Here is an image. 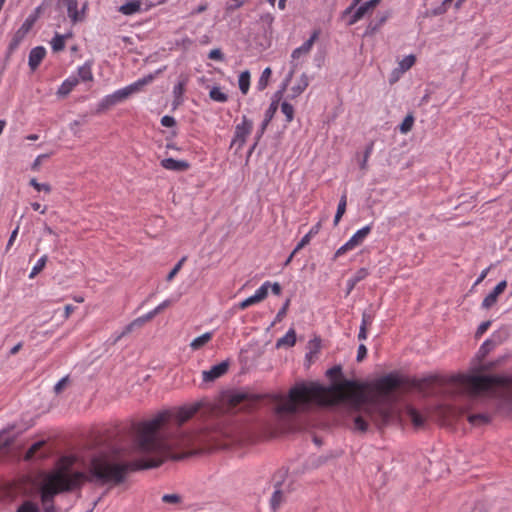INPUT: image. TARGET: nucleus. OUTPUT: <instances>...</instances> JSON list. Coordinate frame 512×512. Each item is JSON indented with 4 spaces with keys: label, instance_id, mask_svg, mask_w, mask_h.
<instances>
[{
    "label": "nucleus",
    "instance_id": "f257e3e1",
    "mask_svg": "<svg viewBox=\"0 0 512 512\" xmlns=\"http://www.w3.org/2000/svg\"><path fill=\"white\" fill-rule=\"evenodd\" d=\"M198 410L199 404H194L182 407L175 413L164 410L149 420L133 422L134 447L139 453L151 455L148 458L128 461L126 451L115 446L109 453L101 452L93 456L88 471L84 472L74 468L77 461L75 456L60 457L39 489L43 510L56 508V495L80 490L85 482L119 485L129 472L159 467L168 458H184L186 454L172 453L176 448H191L190 454L217 448L220 445L217 431L204 428L186 432L181 429Z\"/></svg>",
    "mask_w": 512,
    "mask_h": 512
},
{
    "label": "nucleus",
    "instance_id": "f03ea898",
    "mask_svg": "<svg viewBox=\"0 0 512 512\" xmlns=\"http://www.w3.org/2000/svg\"><path fill=\"white\" fill-rule=\"evenodd\" d=\"M326 375L331 379L329 386L315 382L296 384L290 389L287 399L280 397L276 413L293 415L309 409L312 404L327 407L345 403L353 405V394L347 390L358 387V383L343 377L341 365L328 369Z\"/></svg>",
    "mask_w": 512,
    "mask_h": 512
},
{
    "label": "nucleus",
    "instance_id": "7ed1b4c3",
    "mask_svg": "<svg viewBox=\"0 0 512 512\" xmlns=\"http://www.w3.org/2000/svg\"><path fill=\"white\" fill-rule=\"evenodd\" d=\"M451 384L459 390L463 404L442 405L439 414L445 421H455L480 401L482 393L492 392L500 396L498 409L512 413V377L498 375H457L452 377Z\"/></svg>",
    "mask_w": 512,
    "mask_h": 512
},
{
    "label": "nucleus",
    "instance_id": "20e7f679",
    "mask_svg": "<svg viewBox=\"0 0 512 512\" xmlns=\"http://www.w3.org/2000/svg\"><path fill=\"white\" fill-rule=\"evenodd\" d=\"M401 384L402 381L397 375H385L374 383L373 395L353 393V407L362 410L378 429H383L398 417L394 392Z\"/></svg>",
    "mask_w": 512,
    "mask_h": 512
},
{
    "label": "nucleus",
    "instance_id": "39448f33",
    "mask_svg": "<svg viewBox=\"0 0 512 512\" xmlns=\"http://www.w3.org/2000/svg\"><path fill=\"white\" fill-rule=\"evenodd\" d=\"M253 128V123L246 116L242 117V123L237 124L235 127L234 137L232 139L230 148H235L237 153L245 144L246 137L250 135Z\"/></svg>",
    "mask_w": 512,
    "mask_h": 512
},
{
    "label": "nucleus",
    "instance_id": "423d86ee",
    "mask_svg": "<svg viewBox=\"0 0 512 512\" xmlns=\"http://www.w3.org/2000/svg\"><path fill=\"white\" fill-rule=\"evenodd\" d=\"M35 20L36 18L34 16H29L21 25V27L15 32L8 46V56L18 48L19 44L33 27Z\"/></svg>",
    "mask_w": 512,
    "mask_h": 512
},
{
    "label": "nucleus",
    "instance_id": "0eeeda50",
    "mask_svg": "<svg viewBox=\"0 0 512 512\" xmlns=\"http://www.w3.org/2000/svg\"><path fill=\"white\" fill-rule=\"evenodd\" d=\"M154 79L153 74H149L138 81L134 82L133 84L128 85L125 88H122L120 90H117L115 92V97L119 99L120 102L127 99L130 95L133 93H136L142 89L143 86L149 84Z\"/></svg>",
    "mask_w": 512,
    "mask_h": 512
},
{
    "label": "nucleus",
    "instance_id": "6e6552de",
    "mask_svg": "<svg viewBox=\"0 0 512 512\" xmlns=\"http://www.w3.org/2000/svg\"><path fill=\"white\" fill-rule=\"evenodd\" d=\"M67 13L73 24L83 22L86 17L87 2H84L81 9H78L77 0H66Z\"/></svg>",
    "mask_w": 512,
    "mask_h": 512
},
{
    "label": "nucleus",
    "instance_id": "1a4fd4ad",
    "mask_svg": "<svg viewBox=\"0 0 512 512\" xmlns=\"http://www.w3.org/2000/svg\"><path fill=\"white\" fill-rule=\"evenodd\" d=\"M228 368H229L228 361H223L217 365H214L210 370L203 371V373H202L203 381L204 382L215 381L216 379H218L221 376H223L224 374H226V372L228 371Z\"/></svg>",
    "mask_w": 512,
    "mask_h": 512
},
{
    "label": "nucleus",
    "instance_id": "9d476101",
    "mask_svg": "<svg viewBox=\"0 0 512 512\" xmlns=\"http://www.w3.org/2000/svg\"><path fill=\"white\" fill-rule=\"evenodd\" d=\"M319 35H320V30L319 29H315L311 36L309 37L308 40H306L303 45H301L300 47L296 48L293 52H292V58L293 59H298L301 55H304V54H308L310 52V50L312 49V46L313 44L315 43V41L319 38Z\"/></svg>",
    "mask_w": 512,
    "mask_h": 512
},
{
    "label": "nucleus",
    "instance_id": "9b49d317",
    "mask_svg": "<svg viewBox=\"0 0 512 512\" xmlns=\"http://www.w3.org/2000/svg\"><path fill=\"white\" fill-rule=\"evenodd\" d=\"M46 55V50L43 46L34 47L29 53V67L35 71Z\"/></svg>",
    "mask_w": 512,
    "mask_h": 512
},
{
    "label": "nucleus",
    "instance_id": "f8f14e48",
    "mask_svg": "<svg viewBox=\"0 0 512 512\" xmlns=\"http://www.w3.org/2000/svg\"><path fill=\"white\" fill-rule=\"evenodd\" d=\"M161 166L167 170L172 171H186L189 169L190 164L184 160H176L173 158H165L161 161Z\"/></svg>",
    "mask_w": 512,
    "mask_h": 512
},
{
    "label": "nucleus",
    "instance_id": "ddd939ff",
    "mask_svg": "<svg viewBox=\"0 0 512 512\" xmlns=\"http://www.w3.org/2000/svg\"><path fill=\"white\" fill-rule=\"evenodd\" d=\"M406 414L416 429L424 427L426 418L417 409L409 406L407 407Z\"/></svg>",
    "mask_w": 512,
    "mask_h": 512
},
{
    "label": "nucleus",
    "instance_id": "4468645a",
    "mask_svg": "<svg viewBox=\"0 0 512 512\" xmlns=\"http://www.w3.org/2000/svg\"><path fill=\"white\" fill-rule=\"evenodd\" d=\"M467 419L470 424L474 426H481L488 424L491 421V415L489 413L480 412L468 415Z\"/></svg>",
    "mask_w": 512,
    "mask_h": 512
},
{
    "label": "nucleus",
    "instance_id": "2eb2a0df",
    "mask_svg": "<svg viewBox=\"0 0 512 512\" xmlns=\"http://www.w3.org/2000/svg\"><path fill=\"white\" fill-rule=\"evenodd\" d=\"M435 379V377H428L423 379L414 378L411 380L410 384L413 388L417 389L418 391L426 393L428 388L435 381Z\"/></svg>",
    "mask_w": 512,
    "mask_h": 512
},
{
    "label": "nucleus",
    "instance_id": "dca6fc26",
    "mask_svg": "<svg viewBox=\"0 0 512 512\" xmlns=\"http://www.w3.org/2000/svg\"><path fill=\"white\" fill-rule=\"evenodd\" d=\"M497 344H498V342L493 339L486 340L481 345V347L476 355V358L479 360V362H481L486 357V355L497 346Z\"/></svg>",
    "mask_w": 512,
    "mask_h": 512
},
{
    "label": "nucleus",
    "instance_id": "f3484780",
    "mask_svg": "<svg viewBox=\"0 0 512 512\" xmlns=\"http://www.w3.org/2000/svg\"><path fill=\"white\" fill-rule=\"evenodd\" d=\"M368 275V271L365 268L359 269L356 274L350 278L347 282V295L351 293V291L354 289L355 285L366 278Z\"/></svg>",
    "mask_w": 512,
    "mask_h": 512
},
{
    "label": "nucleus",
    "instance_id": "a211bd4d",
    "mask_svg": "<svg viewBox=\"0 0 512 512\" xmlns=\"http://www.w3.org/2000/svg\"><path fill=\"white\" fill-rule=\"evenodd\" d=\"M141 2L139 0H133L128 3H125L119 7V12L124 15H132L138 11H140Z\"/></svg>",
    "mask_w": 512,
    "mask_h": 512
},
{
    "label": "nucleus",
    "instance_id": "6ab92c4d",
    "mask_svg": "<svg viewBox=\"0 0 512 512\" xmlns=\"http://www.w3.org/2000/svg\"><path fill=\"white\" fill-rule=\"evenodd\" d=\"M296 343V333L294 331V329H290L285 336L279 338L276 342V346L279 348V347H282V346H287V347H292L294 346Z\"/></svg>",
    "mask_w": 512,
    "mask_h": 512
},
{
    "label": "nucleus",
    "instance_id": "aec40b11",
    "mask_svg": "<svg viewBox=\"0 0 512 512\" xmlns=\"http://www.w3.org/2000/svg\"><path fill=\"white\" fill-rule=\"evenodd\" d=\"M370 226H365L363 228H361L360 230H358L349 240L350 244L353 246V247H356L358 245H360L363 240L366 238V236L370 233Z\"/></svg>",
    "mask_w": 512,
    "mask_h": 512
},
{
    "label": "nucleus",
    "instance_id": "412c9836",
    "mask_svg": "<svg viewBox=\"0 0 512 512\" xmlns=\"http://www.w3.org/2000/svg\"><path fill=\"white\" fill-rule=\"evenodd\" d=\"M278 109V104L276 101H272V103L270 104L269 108L266 110V113H265V118L261 124V133H264L269 122L272 120V118L274 117V114L276 113Z\"/></svg>",
    "mask_w": 512,
    "mask_h": 512
},
{
    "label": "nucleus",
    "instance_id": "4be33fe9",
    "mask_svg": "<svg viewBox=\"0 0 512 512\" xmlns=\"http://www.w3.org/2000/svg\"><path fill=\"white\" fill-rule=\"evenodd\" d=\"M78 84L77 78H70L65 80L61 86L59 87L57 94L59 96H66L68 95L72 89Z\"/></svg>",
    "mask_w": 512,
    "mask_h": 512
},
{
    "label": "nucleus",
    "instance_id": "5701e85b",
    "mask_svg": "<svg viewBox=\"0 0 512 512\" xmlns=\"http://www.w3.org/2000/svg\"><path fill=\"white\" fill-rule=\"evenodd\" d=\"M211 339H212V333L211 332H206V333L202 334L201 336L195 338L190 343V347L193 350H199L203 346H205Z\"/></svg>",
    "mask_w": 512,
    "mask_h": 512
},
{
    "label": "nucleus",
    "instance_id": "b1692460",
    "mask_svg": "<svg viewBox=\"0 0 512 512\" xmlns=\"http://www.w3.org/2000/svg\"><path fill=\"white\" fill-rule=\"evenodd\" d=\"M308 85H309L308 77L306 76V74H302L298 84L291 88V91H292L291 97L295 98V97L299 96L308 87Z\"/></svg>",
    "mask_w": 512,
    "mask_h": 512
},
{
    "label": "nucleus",
    "instance_id": "393cba45",
    "mask_svg": "<svg viewBox=\"0 0 512 512\" xmlns=\"http://www.w3.org/2000/svg\"><path fill=\"white\" fill-rule=\"evenodd\" d=\"M280 483L276 484V489L271 497L270 504L273 511H276L281 503L283 502V493L281 489L279 488Z\"/></svg>",
    "mask_w": 512,
    "mask_h": 512
},
{
    "label": "nucleus",
    "instance_id": "a878e982",
    "mask_svg": "<svg viewBox=\"0 0 512 512\" xmlns=\"http://www.w3.org/2000/svg\"><path fill=\"white\" fill-rule=\"evenodd\" d=\"M69 36H71V34L60 35V34L56 33L55 37L51 41L53 51L59 52V51L64 50L65 39Z\"/></svg>",
    "mask_w": 512,
    "mask_h": 512
},
{
    "label": "nucleus",
    "instance_id": "bb28decb",
    "mask_svg": "<svg viewBox=\"0 0 512 512\" xmlns=\"http://www.w3.org/2000/svg\"><path fill=\"white\" fill-rule=\"evenodd\" d=\"M346 206H347V196L344 193L340 198V201H339L338 207H337V211H336V214L334 217V225L335 226L339 223L341 217L344 215V213L346 211Z\"/></svg>",
    "mask_w": 512,
    "mask_h": 512
},
{
    "label": "nucleus",
    "instance_id": "cd10ccee",
    "mask_svg": "<svg viewBox=\"0 0 512 512\" xmlns=\"http://www.w3.org/2000/svg\"><path fill=\"white\" fill-rule=\"evenodd\" d=\"M239 89L243 94H247L250 87V73L249 71H243L239 76Z\"/></svg>",
    "mask_w": 512,
    "mask_h": 512
},
{
    "label": "nucleus",
    "instance_id": "c85d7f7f",
    "mask_svg": "<svg viewBox=\"0 0 512 512\" xmlns=\"http://www.w3.org/2000/svg\"><path fill=\"white\" fill-rule=\"evenodd\" d=\"M45 445V441H37L27 450L25 453L24 459L26 461H31L34 459L36 453Z\"/></svg>",
    "mask_w": 512,
    "mask_h": 512
},
{
    "label": "nucleus",
    "instance_id": "c756f323",
    "mask_svg": "<svg viewBox=\"0 0 512 512\" xmlns=\"http://www.w3.org/2000/svg\"><path fill=\"white\" fill-rule=\"evenodd\" d=\"M119 102V99L115 97V93L108 95L100 102L98 111L106 110Z\"/></svg>",
    "mask_w": 512,
    "mask_h": 512
},
{
    "label": "nucleus",
    "instance_id": "7c9ffc66",
    "mask_svg": "<svg viewBox=\"0 0 512 512\" xmlns=\"http://www.w3.org/2000/svg\"><path fill=\"white\" fill-rule=\"evenodd\" d=\"M353 429L359 432H366L368 429V422L362 415H358L353 420Z\"/></svg>",
    "mask_w": 512,
    "mask_h": 512
},
{
    "label": "nucleus",
    "instance_id": "2f4dec72",
    "mask_svg": "<svg viewBox=\"0 0 512 512\" xmlns=\"http://www.w3.org/2000/svg\"><path fill=\"white\" fill-rule=\"evenodd\" d=\"M16 512H40V509L36 503L26 500L17 507Z\"/></svg>",
    "mask_w": 512,
    "mask_h": 512
},
{
    "label": "nucleus",
    "instance_id": "473e14b6",
    "mask_svg": "<svg viewBox=\"0 0 512 512\" xmlns=\"http://www.w3.org/2000/svg\"><path fill=\"white\" fill-rule=\"evenodd\" d=\"M209 96L212 100L221 102V103L226 102L228 99L227 94L222 92L219 87H213L209 92Z\"/></svg>",
    "mask_w": 512,
    "mask_h": 512
},
{
    "label": "nucleus",
    "instance_id": "72a5a7b5",
    "mask_svg": "<svg viewBox=\"0 0 512 512\" xmlns=\"http://www.w3.org/2000/svg\"><path fill=\"white\" fill-rule=\"evenodd\" d=\"M271 73L272 71L269 67L265 68L264 71L262 72L257 83V87L260 91L264 90L267 87Z\"/></svg>",
    "mask_w": 512,
    "mask_h": 512
},
{
    "label": "nucleus",
    "instance_id": "f704fd0d",
    "mask_svg": "<svg viewBox=\"0 0 512 512\" xmlns=\"http://www.w3.org/2000/svg\"><path fill=\"white\" fill-rule=\"evenodd\" d=\"M48 260L47 255H43L36 263V265L32 268V271L29 275V278H34L37 274H39L45 267Z\"/></svg>",
    "mask_w": 512,
    "mask_h": 512
},
{
    "label": "nucleus",
    "instance_id": "c9c22d12",
    "mask_svg": "<svg viewBox=\"0 0 512 512\" xmlns=\"http://www.w3.org/2000/svg\"><path fill=\"white\" fill-rule=\"evenodd\" d=\"M78 75L82 81H90L92 80V72L89 64H84L78 69Z\"/></svg>",
    "mask_w": 512,
    "mask_h": 512
},
{
    "label": "nucleus",
    "instance_id": "e433bc0d",
    "mask_svg": "<svg viewBox=\"0 0 512 512\" xmlns=\"http://www.w3.org/2000/svg\"><path fill=\"white\" fill-rule=\"evenodd\" d=\"M270 286V282H265L253 295L256 301L259 303L263 301L268 295V288Z\"/></svg>",
    "mask_w": 512,
    "mask_h": 512
},
{
    "label": "nucleus",
    "instance_id": "4c0bfd02",
    "mask_svg": "<svg viewBox=\"0 0 512 512\" xmlns=\"http://www.w3.org/2000/svg\"><path fill=\"white\" fill-rule=\"evenodd\" d=\"M368 11V8L365 4L359 6L357 10L352 15L351 19L349 20V25L355 24L357 21H359Z\"/></svg>",
    "mask_w": 512,
    "mask_h": 512
},
{
    "label": "nucleus",
    "instance_id": "58836bf2",
    "mask_svg": "<svg viewBox=\"0 0 512 512\" xmlns=\"http://www.w3.org/2000/svg\"><path fill=\"white\" fill-rule=\"evenodd\" d=\"M281 111L282 113L286 116V121L287 122H291L294 118V108L293 106L284 101L282 104H281Z\"/></svg>",
    "mask_w": 512,
    "mask_h": 512
},
{
    "label": "nucleus",
    "instance_id": "ea45409f",
    "mask_svg": "<svg viewBox=\"0 0 512 512\" xmlns=\"http://www.w3.org/2000/svg\"><path fill=\"white\" fill-rule=\"evenodd\" d=\"M416 57L414 55H408L400 61L399 66L402 71L409 70L415 63Z\"/></svg>",
    "mask_w": 512,
    "mask_h": 512
},
{
    "label": "nucleus",
    "instance_id": "a19ab883",
    "mask_svg": "<svg viewBox=\"0 0 512 512\" xmlns=\"http://www.w3.org/2000/svg\"><path fill=\"white\" fill-rule=\"evenodd\" d=\"M413 124H414V117H413V115L408 114V115L404 118L403 122H402V123H401V125H400V131H401L402 133H407V132H409V131L412 129Z\"/></svg>",
    "mask_w": 512,
    "mask_h": 512
},
{
    "label": "nucleus",
    "instance_id": "79ce46f5",
    "mask_svg": "<svg viewBox=\"0 0 512 512\" xmlns=\"http://www.w3.org/2000/svg\"><path fill=\"white\" fill-rule=\"evenodd\" d=\"M508 358L507 355L505 356H502V357H499L496 361L494 362H490L488 364H480V367H479V370L481 371H487V370H490V369H493L499 365H501L503 362L506 361V359Z\"/></svg>",
    "mask_w": 512,
    "mask_h": 512
},
{
    "label": "nucleus",
    "instance_id": "37998d69",
    "mask_svg": "<svg viewBox=\"0 0 512 512\" xmlns=\"http://www.w3.org/2000/svg\"><path fill=\"white\" fill-rule=\"evenodd\" d=\"M7 430H2L0 432V449L7 448L14 442V437L6 436Z\"/></svg>",
    "mask_w": 512,
    "mask_h": 512
},
{
    "label": "nucleus",
    "instance_id": "c03bdc74",
    "mask_svg": "<svg viewBox=\"0 0 512 512\" xmlns=\"http://www.w3.org/2000/svg\"><path fill=\"white\" fill-rule=\"evenodd\" d=\"M498 297L493 293L490 292L483 300L482 307L484 309H490L496 302Z\"/></svg>",
    "mask_w": 512,
    "mask_h": 512
},
{
    "label": "nucleus",
    "instance_id": "a18cd8bd",
    "mask_svg": "<svg viewBox=\"0 0 512 512\" xmlns=\"http://www.w3.org/2000/svg\"><path fill=\"white\" fill-rule=\"evenodd\" d=\"M185 261H186V256L182 257L178 261V263L174 266V268L168 273V275L166 277V280L168 282H170L175 277V275L179 272V270L181 269V267Z\"/></svg>",
    "mask_w": 512,
    "mask_h": 512
},
{
    "label": "nucleus",
    "instance_id": "49530a36",
    "mask_svg": "<svg viewBox=\"0 0 512 512\" xmlns=\"http://www.w3.org/2000/svg\"><path fill=\"white\" fill-rule=\"evenodd\" d=\"M30 185L34 187L37 191H45L46 193H49L51 191V187L47 183H39L35 178H32L30 180Z\"/></svg>",
    "mask_w": 512,
    "mask_h": 512
},
{
    "label": "nucleus",
    "instance_id": "de8ad7c7",
    "mask_svg": "<svg viewBox=\"0 0 512 512\" xmlns=\"http://www.w3.org/2000/svg\"><path fill=\"white\" fill-rule=\"evenodd\" d=\"M153 318L154 316L152 315V313L148 312L147 314L136 318L135 320H133V322L136 325V327L141 328L145 323L151 321Z\"/></svg>",
    "mask_w": 512,
    "mask_h": 512
},
{
    "label": "nucleus",
    "instance_id": "09e8293b",
    "mask_svg": "<svg viewBox=\"0 0 512 512\" xmlns=\"http://www.w3.org/2000/svg\"><path fill=\"white\" fill-rule=\"evenodd\" d=\"M247 398V395L245 393H234L230 396V404L233 406H236L242 402H244Z\"/></svg>",
    "mask_w": 512,
    "mask_h": 512
},
{
    "label": "nucleus",
    "instance_id": "8fccbe9b",
    "mask_svg": "<svg viewBox=\"0 0 512 512\" xmlns=\"http://www.w3.org/2000/svg\"><path fill=\"white\" fill-rule=\"evenodd\" d=\"M381 27L375 22V20H372L368 26L366 27V30L364 32V36H372L374 35Z\"/></svg>",
    "mask_w": 512,
    "mask_h": 512
},
{
    "label": "nucleus",
    "instance_id": "3c124183",
    "mask_svg": "<svg viewBox=\"0 0 512 512\" xmlns=\"http://www.w3.org/2000/svg\"><path fill=\"white\" fill-rule=\"evenodd\" d=\"M321 348V340L319 338H314L309 341V350L310 354H317Z\"/></svg>",
    "mask_w": 512,
    "mask_h": 512
},
{
    "label": "nucleus",
    "instance_id": "603ef678",
    "mask_svg": "<svg viewBox=\"0 0 512 512\" xmlns=\"http://www.w3.org/2000/svg\"><path fill=\"white\" fill-rule=\"evenodd\" d=\"M138 327H136V325L134 324V322L132 321L131 323H129L128 325H126L123 329V331L121 332L120 335H118L115 339V343L117 341H119L122 337L128 335L129 333H131L132 331H134L135 329H137Z\"/></svg>",
    "mask_w": 512,
    "mask_h": 512
},
{
    "label": "nucleus",
    "instance_id": "864d4df0",
    "mask_svg": "<svg viewBox=\"0 0 512 512\" xmlns=\"http://www.w3.org/2000/svg\"><path fill=\"white\" fill-rule=\"evenodd\" d=\"M138 327H136V325L134 324V322L132 321L131 323H129L128 325H126L123 329V331L121 332L120 335H118L115 339V343L117 341H119L122 337L128 335L129 333H131L132 331H134L135 329H137Z\"/></svg>",
    "mask_w": 512,
    "mask_h": 512
},
{
    "label": "nucleus",
    "instance_id": "5fc2aeb1",
    "mask_svg": "<svg viewBox=\"0 0 512 512\" xmlns=\"http://www.w3.org/2000/svg\"><path fill=\"white\" fill-rule=\"evenodd\" d=\"M162 501L165 503L177 504L181 501V496L178 494H165L162 497Z\"/></svg>",
    "mask_w": 512,
    "mask_h": 512
},
{
    "label": "nucleus",
    "instance_id": "6e6d98bb",
    "mask_svg": "<svg viewBox=\"0 0 512 512\" xmlns=\"http://www.w3.org/2000/svg\"><path fill=\"white\" fill-rule=\"evenodd\" d=\"M289 305H290V299H287L285 301L284 305L282 306V308L278 311L276 318H275V322H280L285 317L287 310L289 308Z\"/></svg>",
    "mask_w": 512,
    "mask_h": 512
},
{
    "label": "nucleus",
    "instance_id": "4d7b16f0",
    "mask_svg": "<svg viewBox=\"0 0 512 512\" xmlns=\"http://www.w3.org/2000/svg\"><path fill=\"white\" fill-rule=\"evenodd\" d=\"M292 75H293V71H290V73L287 75L285 81L283 82V85L281 87V89L279 91L276 92L275 94V98H276V102L278 103V100L280 99L282 93L285 91L289 81L291 80L292 78Z\"/></svg>",
    "mask_w": 512,
    "mask_h": 512
},
{
    "label": "nucleus",
    "instance_id": "13d9d810",
    "mask_svg": "<svg viewBox=\"0 0 512 512\" xmlns=\"http://www.w3.org/2000/svg\"><path fill=\"white\" fill-rule=\"evenodd\" d=\"M491 326V321L490 320H487V321H484L482 322L478 328H477V331L475 333V337L476 338H479L483 333H485L488 328Z\"/></svg>",
    "mask_w": 512,
    "mask_h": 512
},
{
    "label": "nucleus",
    "instance_id": "bf43d9fd",
    "mask_svg": "<svg viewBox=\"0 0 512 512\" xmlns=\"http://www.w3.org/2000/svg\"><path fill=\"white\" fill-rule=\"evenodd\" d=\"M258 303L253 296H250L238 304L239 309H246L251 305Z\"/></svg>",
    "mask_w": 512,
    "mask_h": 512
},
{
    "label": "nucleus",
    "instance_id": "052dcab7",
    "mask_svg": "<svg viewBox=\"0 0 512 512\" xmlns=\"http://www.w3.org/2000/svg\"><path fill=\"white\" fill-rule=\"evenodd\" d=\"M260 21L268 26L269 29L272 28V24L274 21V17L270 13H265L260 16Z\"/></svg>",
    "mask_w": 512,
    "mask_h": 512
},
{
    "label": "nucleus",
    "instance_id": "680f3d73",
    "mask_svg": "<svg viewBox=\"0 0 512 512\" xmlns=\"http://www.w3.org/2000/svg\"><path fill=\"white\" fill-rule=\"evenodd\" d=\"M312 236L309 235V233H307L302 239L301 241L296 245V247L294 248V252H298L299 250H301L303 247H305L307 244H309L310 240H311Z\"/></svg>",
    "mask_w": 512,
    "mask_h": 512
},
{
    "label": "nucleus",
    "instance_id": "e2e57ef3",
    "mask_svg": "<svg viewBox=\"0 0 512 512\" xmlns=\"http://www.w3.org/2000/svg\"><path fill=\"white\" fill-rule=\"evenodd\" d=\"M185 84H186L185 80L179 81V83L174 87L173 93L176 98H179L180 96H182V94L184 92Z\"/></svg>",
    "mask_w": 512,
    "mask_h": 512
},
{
    "label": "nucleus",
    "instance_id": "0e129e2a",
    "mask_svg": "<svg viewBox=\"0 0 512 512\" xmlns=\"http://www.w3.org/2000/svg\"><path fill=\"white\" fill-rule=\"evenodd\" d=\"M373 316L371 314H368L367 312H364L362 314V321L360 326H364V328H367L372 324Z\"/></svg>",
    "mask_w": 512,
    "mask_h": 512
},
{
    "label": "nucleus",
    "instance_id": "69168bd1",
    "mask_svg": "<svg viewBox=\"0 0 512 512\" xmlns=\"http://www.w3.org/2000/svg\"><path fill=\"white\" fill-rule=\"evenodd\" d=\"M161 124L165 127H173L176 124L174 117L165 115L161 119Z\"/></svg>",
    "mask_w": 512,
    "mask_h": 512
},
{
    "label": "nucleus",
    "instance_id": "338daca9",
    "mask_svg": "<svg viewBox=\"0 0 512 512\" xmlns=\"http://www.w3.org/2000/svg\"><path fill=\"white\" fill-rule=\"evenodd\" d=\"M208 57H209V59H212V60H220L221 61L224 59V55L220 49L211 50Z\"/></svg>",
    "mask_w": 512,
    "mask_h": 512
},
{
    "label": "nucleus",
    "instance_id": "774afa93",
    "mask_svg": "<svg viewBox=\"0 0 512 512\" xmlns=\"http://www.w3.org/2000/svg\"><path fill=\"white\" fill-rule=\"evenodd\" d=\"M367 355V348L364 344H360L357 351L356 360L361 362Z\"/></svg>",
    "mask_w": 512,
    "mask_h": 512
}]
</instances>
